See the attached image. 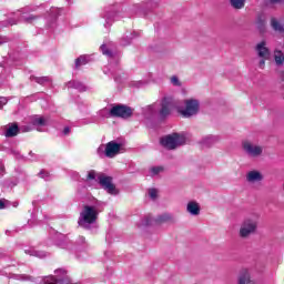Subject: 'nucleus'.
I'll return each mask as SVG.
<instances>
[{
  "label": "nucleus",
  "mask_w": 284,
  "mask_h": 284,
  "mask_svg": "<svg viewBox=\"0 0 284 284\" xmlns=\"http://www.w3.org/2000/svg\"><path fill=\"white\" fill-rule=\"evenodd\" d=\"M173 108H175L179 114L184 116V119H190L191 116H196V114H199L201 104L196 99H187L184 101V105H178L176 102H174V99L170 97H165L161 102V109H160L161 119H165V116H170V113L172 112Z\"/></svg>",
  "instance_id": "nucleus-1"
},
{
  "label": "nucleus",
  "mask_w": 284,
  "mask_h": 284,
  "mask_svg": "<svg viewBox=\"0 0 284 284\" xmlns=\"http://www.w3.org/2000/svg\"><path fill=\"white\" fill-rule=\"evenodd\" d=\"M99 214H101V211L97 205L85 204L80 212L79 226L83 227V230H91L92 225L97 223Z\"/></svg>",
  "instance_id": "nucleus-2"
},
{
  "label": "nucleus",
  "mask_w": 284,
  "mask_h": 284,
  "mask_svg": "<svg viewBox=\"0 0 284 284\" xmlns=\"http://www.w3.org/2000/svg\"><path fill=\"white\" fill-rule=\"evenodd\" d=\"M258 219L256 214L244 219L239 232L241 239H248L252 234H256V230H258Z\"/></svg>",
  "instance_id": "nucleus-3"
},
{
  "label": "nucleus",
  "mask_w": 284,
  "mask_h": 284,
  "mask_svg": "<svg viewBox=\"0 0 284 284\" xmlns=\"http://www.w3.org/2000/svg\"><path fill=\"white\" fill-rule=\"evenodd\" d=\"M101 116H118L120 119H130L132 116V108L126 105H114L110 110L104 108L100 111Z\"/></svg>",
  "instance_id": "nucleus-4"
},
{
  "label": "nucleus",
  "mask_w": 284,
  "mask_h": 284,
  "mask_svg": "<svg viewBox=\"0 0 284 284\" xmlns=\"http://www.w3.org/2000/svg\"><path fill=\"white\" fill-rule=\"evenodd\" d=\"M42 284H72V278L68 275V270L58 268L54 275L43 277Z\"/></svg>",
  "instance_id": "nucleus-5"
},
{
  "label": "nucleus",
  "mask_w": 284,
  "mask_h": 284,
  "mask_svg": "<svg viewBox=\"0 0 284 284\" xmlns=\"http://www.w3.org/2000/svg\"><path fill=\"white\" fill-rule=\"evenodd\" d=\"M160 143L165 150H176L180 145L185 143V136L173 133L161 138Z\"/></svg>",
  "instance_id": "nucleus-6"
},
{
  "label": "nucleus",
  "mask_w": 284,
  "mask_h": 284,
  "mask_svg": "<svg viewBox=\"0 0 284 284\" xmlns=\"http://www.w3.org/2000/svg\"><path fill=\"white\" fill-rule=\"evenodd\" d=\"M242 150L245 155L251 159H258L263 154V146L258 145L250 140H245L242 142Z\"/></svg>",
  "instance_id": "nucleus-7"
},
{
  "label": "nucleus",
  "mask_w": 284,
  "mask_h": 284,
  "mask_svg": "<svg viewBox=\"0 0 284 284\" xmlns=\"http://www.w3.org/2000/svg\"><path fill=\"white\" fill-rule=\"evenodd\" d=\"M170 221H174V216L170 213H163L159 215L156 219H153L151 215L145 216L141 221V227H148V225H161L163 223H170Z\"/></svg>",
  "instance_id": "nucleus-8"
},
{
  "label": "nucleus",
  "mask_w": 284,
  "mask_h": 284,
  "mask_svg": "<svg viewBox=\"0 0 284 284\" xmlns=\"http://www.w3.org/2000/svg\"><path fill=\"white\" fill-rule=\"evenodd\" d=\"M104 150V156L108 159H114L119 152H121V144L116 143L115 141L108 142L105 148L100 146L98 148V154L101 155V153Z\"/></svg>",
  "instance_id": "nucleus-9"
},
{
  "label": "nucleus",
  "mask_w": 284,
  "mask_h": 284,
  "mask_svg": "<svg viewBox=\"0 0 284 284\" xmlns=\"http://www.w3.org/2000/svg\"><path fill=\"white\" fill-rule=\"evenodd\" d=\"M98 181L100 185L108 192V194L116 195L119 194V191L116 190V186L112 184V178L108 175H99Z\"/></svg>",
  "instance_id": "nucleus-10"
},
{
  "label": "nucleus",
  "mask_w": 284,
  "mask_h": 284,
  "mask_svg": "<svg viewBox=\"0 0 284 284\" xmlns=\"http://www.w3.org/2000/svg\"><path fill=\"white\" fill-rule=\"evenodd\" d=\"M264 176L258 170H252L246 173V182L251 185H256V183H262Z\"/></svg>",
  "instance_id": "nucleus-11"
},
{
  "label": "nucleus",
  "mask_w": 284,
  "mask_h": 284,
  "mask_svg": "<svg viewBox=\"0 0 284 284\" xmlns=\"http://www.w3.org/2000/svg\"><path fill=\"white\" fill-rule=\"evenodd\" d=\"M255 52L258 59H270L271 52L270 48H267V42L262 41L255 45Z\"/></svg>",
  "instance_id": "nucleus-12"
},
{
  "label": "nucleus",
  "mask_w": 284,
  "mask_h": 284,
  "mask_svg": "<svg viewBox=\"0 0 284 284\" xmlns=\"http://www.w3.org/2000/svg\"><path fill=\"white\" fill-rule=\"evenodd\" d=\"M270 26H271V28H272V30L274 32H277L278 34H283L284 33L283 19L276 18V17H272L271 20H270Z\"/></svg>",
  "instance_id": "nucleus-13"
},
{
  "label": "nucleus",
  "mask_w": 284,
  "mask_h": 284,
  "mask_svg": "<svg viewBox=\"0 0 284 284\" xmlns=\"http://www.w3.org/2000/svg\"><path fill=\"white\" fill-rule=\"evenodd\" d=\"M237 284H252V273H250V268H242L240 271Z\"/></svg>",
  "instance_id": "nucleus-14"
},
{
  "label": "nucleus",
  "mask_w": 284,
  "mask_h": 284,
  "mask_svg": "<svg viewBox=\"0 0 284 284\" xmlns=\"http://www.w3.org/2000/svg\"><path fill=\"white\" fill-rule=\"evenodd\" d=\"M186 212L191 216H199L201 214V205L196 201H190L186 204Z\"/></svg>",
  "instance_id": "nucleus-15"
},
{
  "label": "nucleus",
  "mask_w": 284,
  "mask_h": 284,
  "mask_svg": "<svg viewBox=\"0 0 284 284\" xmlns=\"http://www.w3.org/2000/svg\"><path fill=\"white\" fill-rule=\"evenodd\" d=\"M48 118H43L41 115H34L31 119V123L37 128L38 132H42L41 128H45V125H48Z\"/></svg>",
  "instance_id": "nucleus-16"
},
{
  "label": "nucleus",
  "mask_w": 284,
  "mask_h": 284,
  "mask_svg": "<svg viewBox=\"0 0 284 284\" xmlns=\"http://www.w3.org/2000/svg\"><path fill=\"white\" fill-rule=\"evenodd\" d=\"M99 176H101V174L97 173L94 170H90L87 172L85 176L82 178V181H84V183H93V181L99 180Z\"/></svg>",
  "instance_id": "nucleus-17"
},
{
  "label": "nucleus",
  "mask_w": 284,
  "mask_h": 284,
  "mask_svg": "<svg viewBox=\"0 0 284 284\" xmlns=\"http://www.w3.org/2000/svg\"><path fill=\"white\" fill-rule=\"evenodd\" d=\"M19 134V125L17 123L9 124L4 132L7 138L17 136Z\"/></svg>",
  "instance_id": "nucleus-18"
},
{
  "label": "nucleus",
  "mask_w": 284,
  "mask_h": 284,
  "mask_svg": "<svg viewBox=\"0 0 284 284\" xmlns=\"http://www.w3.org/2000/svg\"><path fill=\"white\" fill-rule=\"evenodd\" d=\"M219 141H220L219 135H206L202 139V145L210 148L211 145L219 143Z\"/></svg>",
  "instance_id": "nucleus-19"
},
{
  "label": "nucleus",
  "mask_w": 284,
  "mask_h": 284,
  "mask_svg": "<svg viewBox=\"0 0 284 284\" xmlns=\"http://www.w3.org/2000/svg\"><path fill=\"white\" fill-rule=\"evenodd\" d=\"M24 253L28 254L29 256H36L37 258H45L48 256L47 252L38 251L34 248H28L24 251Z\"/></svg>",
  "instance_id": "nucleus-20"
},
{
  "label": "nucleus",
  "mask_w": 284,
  "mask_h": 284,
  "mask_svg": "<svg viewBox=\"0 0 284 284\" xmlns=\"http://www.w3.org/2000/svg\"><path fill=\"white\" fill-rule=\"evenodd\" d=\"M233 10H243L246 0H227Z\"/></svg>",
  "instance_id": "nucleus-21"
},
{
  "label": "nucleus",
  "mask_w": 284,
  "mask_h": 284,
  "mask_svg": "<svg viewBox=\"0 0 284 284\" xmlns=\"http://www.w3.org/2000/svg\"><path fill=\"white\" fill-rule=\"evenodd\" d=\"M68 88H74L75 90H79L80 92H85L88 88L84 87L80 81L73 80L68 82Z\"/></svg>",
  "instance_id": "nucleus-22"
},
{
  "label": "nucleus",
  "mask_w": 284,
  "mask_h": 284,
  "mask_svg": "<svg viewBox=\"0 0 284 284\" xmlns=\"http://www.w3.org/2000/svg\"><path fill=\"white\" fill-rule=\"evenodd\" d=\"M68 88H74L75 90H79L80 92H85L88 88L84 87L80 81L73 80L68 82Z\"/></svg>",
  "instance_id": "nucleus-23"
},
{
  "label": "nucleus",
  "mask_w": 284,
  "mask_h": 284,
  "mask_svg": "<svg viewBox=\"0 0 284 284\" xmlns=\"http://www.w3.org/2000/svg\"><path fill=\"white\" fill-rule=\"evenodd\" d=\"M265 23L266 21L263 16H258L255 20V26L261 33L265 32Z\"/></svg>",
  "instance_id": "nucleus-24"
},
{
  "label": "nucleus",
  "mask_w": 284,
  "mask_h": 284,
  "mask_svg": "<svg viewBox=\"0 0 284 284\" xmlns=\"http://www.w3.org/2000/svg\"><path fill=\"white\" fill-rule=\"evenodd\" d=\"M31 81H36L40 85H45V83H50L51 79L49 77H31Z\"/></svg>",
  "instance_id": "nucleus-25"
},
{
  "label": "nucleus",
  "mask_w": 284,
  "mask_h": 284,
  "mask_svg": "<svg viewBox=\"0 0 284 284\" xmlns=\"http://www.w3.org/2000/svg\"><path fill=\"white\" fill-rule=\"evenodd\" d=\"M274 59H275L276 65H283V63H284V54L282 53V51L276 50L274 52Z\"/></svg>",
  "instance_id": "nucleus-26"
},
{
  "label": "nucleus",
  "mask_w": 284,
  "mask_h": 284,
  "mask_svg": "<svg viewBox=\"0 0 284 284\" xmlns=\"http://www.w3.org/2000/svg\"><path fill=\"white\" fill-rule=\"evenodd\" d=\"M102 54H104V57H109V59H112L113 53L112 50L110 49L109 44H102L100 47Z\"/></svg>",
  "instance_id": "nucleus-27"
},
{
  "label": "nucleus",
  "mask_w": 284,
  "mask_h": 284,
  "mask_svg": "<svg viewBox=\"0 0 284 284\" xmlns=\"http://www.w3.org/2000/svg\"><path fill=\"white\" fill-rule=\"evenodd\" d=\"M89 59L88 55H82L75 60V68H81V65H85Z\"/></svg>",
  "instance_id": "nucleus-28"
},
{
  "label": "nucleus",
  "mask_w": 284,
  "mask_h": 284,
  "mask_svg": "<svg viewBox=\"0 0 284 284\" xmlns=\"http://www.w3.org/2000/svg\"><path fill=\"white\" fill-rule=\"evenodd\" d=\"M160 172H163V169L161 166H153L150 170L151 176H156Z\"/></svg>",
  "instance_id": "nucleus-29"
},
{
  "label": "nucleus",
  "mask_w": 284,
  "mask_h": 284,
  "mask_svg": "<svg viewBox=\"0 0 284 284\" xmlns=\"http://www.w3.org/2000/svg\"><path fill=\"white\" fill-rule=\"evenodd\" d=\"M171 83L172 85H175V88H181V80H179V77L176 75L171 77Z\"/></svg>",
  "instance_id": "nucleus-30"
},
{
  "label": "nucleus",
  "mask_w": 284,
  "mask_h": 284,
  "mask_svg": "<svg viewBox=\"0 0 284 284\" xmlns=\"http://www.w3.org/2000/svg\"><path fill=\"white\" fill-rule=\"evenodd\" d=\"M270 58H260V61H258V68L260 70H263L265 68V61H268Z\"/></svg>",
  "instance_id": "nucleus-31"
},
{
  "label": "nucleus",
  "mask_w": 284,
  "mask_h": 284,
  "mask_svg": "<svg viewBox=\"0 0 284 284\" xmlns=\"http://www.w3.org/2000/svg\"><path fill=\"white\" fill-rule=\"evenodd\" d=\"M158 195H159V191H156V189H150L149 190V196L151 199H156Z\"/></svg>",
  "instance_id": "nucleus-32"
},
{
  "label": "nucleus",
  "mask_w": 284,
  "mask_h": 284,
  "mask_svg": "<svg viewBox=\"0 0 284 284\" xmlns=\"http://www.w3.org/2000/svg\"><path fill=\"white\" fill-rule=\"evenodd\" d=\"M10 206V202L7 200H0V210H6V207Z\"/></svg>",
  "instance_id": "nucleus-33"
},
{
  "label": "nucleus",
  "mask_w": 284,
  "mask_h": 284,
  "mask_svg": "<svg viewBox=\"0 0 284 284\" xmlns=\"http://www.w3.org/2000/svg\"><path fill=\"white\" fill-rule=\"evenodd\" d=\"M112 17H114V12H108L104 16V19H105L106 23H110L112 21Z\"/></svg>",
  "instance_id": "nucleus-34"
},
{
  "label": "nucleus",
  "mask_w": 284,
  "mask_h": 284,
  "mask_svg": "<svg viewBox=\"0 0 284 284\" xmlns=\"http://www.w3.org/2000/svg\"><path fill=\"white\" fill-rule=\"evenodd\" d=\"M63 134H64V136H68V134H70V126H65L63 129Z\"/></svg>",
  "instance_id": "nucleus-35"
},
{
  "label": "nucleus",
  "mask_w": 284,
  "mask_h": 284,
  "mask_svg": "<svg viewBox=\"0 0 284 284\" xmlns=\"http://www.w3.org/2000/svg\"><path fill=\"white\" fill-rule=\"evenodd\" d=\"M39 174H40L41 179H45V180H48V176H49V174H48V173H45V172L41 171Z\"/></svg>",
  "instance_id": "nucleus-36"
},
{
  "label": "nucleus",
  "mask_w": 284,
  "mask_h": 284,
  "mask_svg": "<svg viewBox=\"0 0 284 284\" xmlns=\"http://www.w3.org/2000/svg\"><path fill=\"white\" fill-rule=\"evenodd\" d=\"M78 243H79L80 245H83V243H85V237L80 236V237L78 239Z\"/></svg>",
  "instance_id": "nucleus-37"
},
{
  "label": "nucleus",
  "mask_w": 284,
  "mask_h": 284,
  "mask_svg": "<svg viewBox=\"0 0 284 284\" xmlns=\"http://www.w3.org/2000/svg\"><path fill=\"white\" fill-rule=\"evenodd\" d=\"M7 41H8V38L0 37V45H1L2 43H7Z\"/></svg>",
  "instance_id": "nucleus-38"
},
{
  "label": "nucleus",
  "mask_w": 284,
  "mask_h": 284,
  "mask_svg": "<svg viewBox=\"0 0 284 284\" xmlns=\"http://www.w3.org/2000/svg\"><path fill=\"white\" fill-rule=\"evenodd\" d=\"M271 1V3H280V1H282V0H270Z\"/></svg>",
  "instance_id": "nucleus-39"
},
{
  "label": "nucleus",
  "mask_w": 284,
  "mask_h": 284,
  "mask_svg": "<svg viewBox=\"0 0 284 284\" xmlns=\"http://www.w3.org/2000/svg\"><path fill=\"white\" fill-rule=\"evenodd\" d=\"M32 19H34V17L24 18L26 21H32Z\"/></svg>",
  "instance_id": "nucleus-40"
},
{
  "label": "nucleus",
  "mask_w": 284,
  "mask_h": 284,
  "mask_svg": "<svg viewBox=\"0 0 284 284\" xmlns=\"http://www.w3.org/2000/svg\"><path fill=\"white\" fill-rule=\"evenodd\" d=\"M13 207H19V202H13Z\"/></svg>",
  "instance_id": "nucleus-41"
},
{
  "label": "nucleus",
  "mask_w": 284,
  "mask_h": 284,
  "mask_svg": "<svg viewBox=\"0 0 284 284\" xmlns=\"http://www.w3.org/2000/svg\"><path fill=\"white\" fill-rule=\"evenodd\" d=\"M130 41L128 42H122V45H129Z\"/></svg>",
  "instance_id": "nucleus-42"
},
{
  "label": "nucleus",
  "mask_w": 284,
  "mask_h": 284,
  "mask_svg": "<svg viewBox=\"0 0 284 284\" xmlns=\"http://www.w3.org/2000/svg\"><path fill=\"white\" fill-rule=\"evenodd\" d=\"M14 23H17V22H11V26H14Z\"/></svg>",
  "instance_id": "nucleus-43"
},
{
  "label": "nucleus",
  "mask_w": 284,
  "mask_h": 284,
  "mask_svg": "<svg viewBox=\"0 0 284 284\" xmlns=\"http://www.w3.org/2000/svg\"><path fill=\"white\" fill-rule=\"evenodd\" d=\"M0 109H1V103H0Z\"/></svg>",
  "instance_id": "nucleus-44"
}]
</instances>
